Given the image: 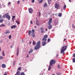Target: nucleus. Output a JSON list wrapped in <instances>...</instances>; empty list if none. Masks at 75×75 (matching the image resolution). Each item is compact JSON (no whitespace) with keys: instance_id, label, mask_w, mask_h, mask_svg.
I'll use <instances>...</instances> for the list:
<instances>
[{"instance_id":"f257e3e1","label":"nucleus","mask_w":75,"mask_h":75,"mask_svg":"<svg viewBox=\"0 0 75 75\" xmlns=\"http://www.w3.org/2000/svg\"><path fill=\"white\" fill-rule=\"evenodd\" d=\"M48 38V35H45L44 36L43 38L42 39V41H45V42H42V46H45L46 45V41H47V38Z\"/></svg>"},{"instance_id":"f03ea898","label":"nucleus","mask_w":75,"mask_h":75,"mask_svg":"<svg viewBox=\"0 0 75 75\" xmlns=\"http://www.w3.org/2000/svg\"><path fill=\"white\" fill-rule=\"evenodd\" d=\"M41 45V41H38L36 43V45L34 47L35 50H37L40 48Z\"/></svg>"},{"instance_id":"7ed1b4c3","label":"nucleus","mask_w":75,"mask_h":75,"mask_svg":"<svg viewBox=\"0 0 75 75\" xmlns=\"http://www.w3.org/2000/svg\"><path fill=\"white\" fill-rule=\"evenodd\" d=\"M52 18H50L49 19V20L48 22V25H49V26L48 27V28L49 29V30H50V29H51V28L52 27V26L51 25V22H52Z\"/></svg>"},{"instance_id":"20e7f679","label":"nucleus","mask_w":75,"mask_h":75,"mask_svg":"<svg viewBox=\"0 0 75 75\" xmlns=\"http://www.w3.org/2000/svg\"><path fill=\"white\" fill-rule=\"evenodd\" d=\"M34 32H35V31L34 29H33L32 30V31H31V30H28V33H29V35H31V34H33L34 33Z\"/></svg>"},{"instance_id":"39448f33","label":"nucleus","mask_w":75,"mask_h":75,"mask_svg":"<svg viewBox=\"0 0 75 75\" xmlns=\"http://www.w3.org/2000/svg\"><path fill=\"white\" fill-rule=\"evenodd\" d=\"M55 62H56V61L54 60H51L50 62V65H51V66H52V64H55Z\"/></svg>"},{"instance_id":"423d86ee","label":"nucleus","mask_w":75,"mask_h":75,"mask_svg":"<svg viewBox=\"0 0 75 75\" xmlns=\"http://www.w3.org/2000/svg\"><path fill=\"white\" fill-rule=\"evenodd\" d=\"M6 18H7L8 20H10V16L8 14V13H6L5 14Z\"/></svg>"},{"instance_id":"0eeeda50","label":"nucleus","mask_w":75,"mask_h":75,"mask_svg":"<svg viewBox=\"0 0 75 75\" xmlns=\"http://www.w3.org/2000/svg\"><path fill=\"white\" fill-rule=\"evenodd\" d=\"M59 4H58L57 3H56L55 4V8L58 9V8H59Z\"/></svg>"},{"instance_id":"6e6552de","label":"nucleus","mask_w":75,"mask_h":75,"mask_svg":"<svg viewBox=\"0 0 75 75\" xmlns=\"http://www.w3.org/2000/svg\"><path fill=\"white\" fill-rule=\"evenodd\" d=\"M67 46H63L61 48V49H63L64 50H67Z\"/></svg>"},{"instance_id":"1a4fd4ad","label":"nucleus","mask_w":75,"mask_h":75,"mask_svg":"<svg viewBox=\"0 0 75 75\" xmlns=\"http://www.w3.org/2000/svg\"><path fill=\"white\" fill-rule=\"evenodd\" d=\"M29 11L30 13L31 14L33 13V9L32 8H30L29 9Z\"/></svg>"},{"instance_id":"9d476101","label":"nucleus","mask_w":75,"mask_h":75,"mask_svg":"<svg viewBox=\"0 0 75 75\" xmlns=\"http://www.w3.org/2000/svg\"><path fill=\"white\" fill-rule=\"evenodd\" d=\"M17 26L16 25H13L11 27V28L13 29V28H17Z\"/></svg>"},{"instance_id":"9b49d317","label":"nucleus","mask_w":75,"mask_h":75,"mask_svg":"<svg viewBox=\"0 0 75 75\" xmlns=\"http://www.w3.org/2000/svg\"><path fill=\"white\" fill-rule=\"evenodd\" d=\"M36 24L37 25H38V26H39V25H40V22H39V21H36Z\"/></svg>"},{"instance_id":"f8f14e48","label":"nucleus","mask_w":75,"mask_h":75,"mask_svg":"<svg viewBox=\"0 0 75 75\" xmlns=\"http://www.w3.org/2000/svg\"><path fill=\"white\" fill-rule=\"evenodd\" d=\"M17 55L18 56V54L19 53V48L18 47L17 48Z\"/></svg>"},{"instance_id":"ddd939ff","label":"nucleus","mask_w":75,"mask_h":75,"mask_svg":"<svg viewBox=\"0 0 75 75\" xmlns=\"http://www.w3.org/2000/svg\"><path fill=\"white\" fill-rule=\"evenodd\" d=\"M65 50H66L63 49H62V50L60 51L61 54H62V53L64 52L65 51Z\"/></svg>"},{"instance_id":"4468645a","label":"nucleus","mask_w":75,"mask_h":75,"mask_svg":"<svg viewBox=\"0 0 75 75\" xmlns=\"http://www.w3.org/2000/svg\"><path fill=\"white\" fill-rule=\"evenodd\" d=\"M2 68H6V66L5 64H3L2 65Z\"/></svg>"},{"instance_id":"2eb2a0df","label":"nucleus","mask_w":75,"mask_h":75,"mask_svg":"<svg viewBox=\"0 0 75 75\" xmlns=\"http://www.w3.org/2000/svg\"><path fill=\"white\" fill-rule=\"evenodd\" d=\"M33 52V49H30V51H29V54H30L31 52Z\"/></svg>"},{"instance_id":"dca6fc26","label":"nucleus","mask_w":75,"mask_h":75,"mask_svg":"<svg viewBox=\"0 0 75 75\" xmlns=\"http://www.w3.org/2000/svg\"><path fill=\"white\" fill-rule=\"evenodd\" d=\"M44 7H47V3H45L44 5H43Z\"/></svg>"},{"instance_id":"f3484780","label":"nucleus","mask_w":75,"mask_h":75,"mask_svg":"<svg viewBox=\"0 0 75 75\" xmlns=\"http://www.w3.org/2000/svg\"><path fill=\"white\" fill-rule=\"evenodd\" d=\"M2 55L3 56H5V54H4V51L3 50L2 52Z\"/></svg>"},{"instance_id":"a211bd4d","label":"nucleus","mask_w":75,"mask_h":75,"mask_svg":"<svg viewBox=\"0 0 75 75\" xmlns=\"http://www.w3.org/2000/svg\"><path fill=\"white\" fill-rule=\"evenodd\" d=\"M16 74L17 75H20V71H18L16 72Z\"/></svg>"},{"instance_id":"6ab92c4d","label":"nucleus","mask_w":75,"mask_h":75,"mask_svg":"<svg viewBox=\"0 0 75 75\" xmlns=\"http://www.w3.org/2000/svg\"><path fill=\"white\" fill-rule=\"evenodd\" d=\"M58 68H59V69H60V68H61V67H62L61 66H60V65H59V64L58 65Z\"/></svg>"},{"instance_id":"aec40b11","label":"nucleus","mask_w":75,"mask_h":75,"mask_svg":"<svg viewBox=\"0 0 75 75\" xmlns=\"http://www.w3.org/2000/svg\"><path fill=\"white\" fill-rule=\"evenodd\" d=\"M66 7L67 6H66V5L64 4V5L63 7V10H65V8H66Z\"/></svg>"},{"instance_id":"412c9836","label":"nucleus","mask_w":75,"mask_h":75,"mask_svg":"<svg viewBox=\"0 0 75 75\" xmlns=\"http://www.w3.org/2000/svg\"><path fill=\"white\" fill-rule=\"evenodd\" d=\"M10 33V31L9 30H6V34H9Z\"/></svg>"},{"instance_id":"4be33fe9","label":"nucleus","mask_w":75,"mask_h":75,"mask_svg":"<svg viewBox=\"0 0 75 75\" xmlns=\"http://www.w3.org/2000/svg\"><path fill=\"white\" fill-rule=\"evenodd\" d=\"M56 75H61V73L58 72L56 73Z\"/></svg>"},{"instance_id":"5701e85b","label":"nucleus","mask_w":75,"mask_h":75,"mask_svg":"<svg viewBox=\"0 0 75 75\" xmlns=\"http://www.w3.org/2000/svg\"><path fill=\"white\" fill-rule=\"evenodd\" d=\"M58 16L59 17H61L62 16V13H60L58 14Z\"/></svg>"},{"instance_id":"b1692460","label":"nucleus","mask_w":75,"mask_h":75,"mask_svg":"<svg viewBox=\"0 0 75 75\" xmlns=\"http://www.w3.org/2000/svg\"><path fill=\"white\" fill-rule=\"evenodd\" d=\"M4 21V19H0V23H2V22H3Z\"/></svg>"},{"instance_id":"393cba45","label":"nucleus","mask_w":75,"mask_h":75,"mask_svg":"<svg viewBox=\"0 0 75 75\" xmlns=\"http://www.w3.org/2000/svg\"><path fill=\"white\" fill-rule=\"evenodd\" d=\"M21 75H25V74H24V72H22L21 73Z\"/></svg>"},{"instance_id":"a878e982","label":"nucleus","mask_w":75,"mask_h":75,"mask_svg":"<svg viewBox=\"0 0 75 75\" xmlns=\"http://www.w3.org/2000/svg\"><path fill=\"white\" fill-rule=\"evenodd\" d=\"M8 38H9V40H10V39H11V35H10L9 36Z\"/></svg>"},{"instance_id":"bb28decb","label":"nucleus","mask_w":75,"mask_h":75,"mask_svg":"<svg viewBox=\"0 0 75 75\" xmlns=\"http://www.w3.org/2000/svg\"><path fill=\"white\" fill-rule=\"evenodd\" d=\"M3 59H4L3 57L2 56H0V60Z\"/></svg>"},{"instance_id":"cd10ccee","label":"nucleus","mask_w":75,"mask_h":75,"mask_svg":"<svg viewBox=\"0 0 75 75\" xmlns=\"http://www.w3.org/2000/svg\"><path fill=\"white\" fill-rule=\"evenodd\" d=\"M36 44V43L35 41H33V44L34 45H35Z\"/></svg>"},{"instance_id":"c85d7f7f","label":"nucleus","mask_w":75,"mask_h":75,"mask_svg":"<svg viewBox=\"0 0 75 75\" xmlns=\"http://www.w3.org/2000/svg\"><path fill=\"white\" fill-rule=\"evenodd\" d=\"M51 69V66H49V67L48 68V71H49V70H50Z\"/></svg>"},{"instance_id":"c756f323","label":"nucleus","mask_w":75,"mask_h":75,"mask_svg":"<svg viewBox=\"0 0 75 75\" xmlns=\"http://www.w3.org/2000/svg\"><path fill=\"white\" fill-rule=\"evenodd\" d=\"M32 35L33 37H35V34H34V33L32 34Z\"/></svg>"},{"instance_id":"7c9ffc66","label":"nucleus","mask_w":75,"mask_h":75,"mask_svg":"<svg viewBox=\"0 0 75 75\" xmlns=\"http://www.w3.org/2000/svg\"><path fill=\"white\" fill-rule=\"evenodd\" d=\"M72 61L73 62H75V58H73V59Z\"/></svg>"},{"instance_id":"2f4dec72","label":"nucleus","mask_w":75,"mask_h":75,"mask_svg":"<svg viewBox=\"0 0 75 75\" xmlns=\"http://www.w3.org/2000/svg\"><path fill=\"white\" fill-rule=\"evenodd\" d=\"M40 0H38V1H40ZM43 1V0H41V1H39V3H42V1Z\"/></svg>"},{"instance_id":"473e14b6","label":"nucleus","mask_w":75,"mask_h":75,"mask_svg":"<svg viewBox=\"0 0 75 75\" xmlns=\"http://www.w3.org/2000/svg\"><path fill=\"white\" fill-rule=\"evenodd\" d=\"M3 26L4 27H5V25H4V24H2V25H0L1 27H3Z\"/></svg>"},{"instance_id":"72a5a7b5","label":"nucleus","mask_w":75,"mask_h":75,"mask_svg":"<svg viewBox=\"0 0 75 75\" xmlns=\"http://www.w3.org/2000/svg\"><path fill=\"white\" fill-rule=\"evenodd\" d=\"M35 2V1L34 0H32V3H34Z\"/></svg>"},{"instance_id":"f704fd0d","label":"nucleus","mask_w":75,"mask_h":75,"mask_svg":"<svg viewBox=\"0 0 75 75\" xmlns=\"http://www.w3.org/2000/svg\"><path fill=\"white\" fill-rule=\"evenodd\" d=\"M16 23H17L18 24H20V23H19V22L18 21H16Z\"/></svg>"},{"instance_id":"c9c22d12","label":"nucleus","mask_w":75,"mask_h":75,"mask_svg":"<svg viewBox=\"0 0 75 75\" xmlns=\"http://www.w3.org/2000/svg\"><path fill=\"white\" fill-rule=\"evenodd\" d=\"M6 17V14L3 16V18H4Z\"/></svg>"},{"instance_id":"e433bc0d","label":"nucleus","mask_w":75,"mask_h":75,"mask_svg":"<svg viewBox=\"0 0 75 75\" xmlns=\"http://www.w3.org/2000/svg\"><path fill=\"white\" fill-rule=\"evenodd\" d=\"M21 67H19L18 68V69L19 71H21Z\"/></svg>"},{"instance_id":"4c0bfd02","label":"nucleus","mask_w":75,"mask_h":75,"mask_svg":"<svg viewBox=\"0 0 75 75\" xmlns=\"http://www.w3.org/2000/svg\"><path fill=\"white\" fill-rule=\"evenodd\" d=\"M16 16H13V17H12V20H13V18H15V17Z\"/></svg>"},{"instance_id":"58836bf2","label":"nucleus","mask_w":75,"mask_h":75,"mask_svg":"<svg viewBox=\"0 0 75 75\" xmlns=\"http://www.w3.org/2000/svg\"><path fill=\"white\" fill-rule=\"evenodd\" d=\"M72 27L74 28H75V26H74V24H72Z\"/></svg>"},{"instance_id":"ea45409f","label":"nucleus","mask_w":75,"mask_h":75,"mask_svg":"<svg viewBox=\"0 0 75 75\" xmlns=\"http://www.w3.org/2000/svg\"><path fill=\"white\" fill-rule=\"evenodd\" d=\"M40 29L41 30H44V28H40Z\"/></svg>"},{"instance_id":"a19ab883","label":"nucleus","mask_w":75,"mask_h":75,"mask_svg":"<svg viewBox=\"0 0 75 75\" xmlns=\"http://www.w3.org/2000/svg\"><path fill=\"white\" fill-rule=\"evenodd\" d=\"M44 32V31L43 30H41V33H43Z\"/></svg>"},{"instance_id":"79ce46f5","label":"nucleus","mask_w":75,"mask_h":75,"mask_svg":"<svg viewBox=\"0 0 75 75\" xmlns=\"http://www.w3.org/2000/svg\"><path fill=\"white\" fill-rule=\"evenodd\" d=\"M20 1H17V3L18 4H19L20 3Z\"/></svg>"},{"instance_id":"37998d69","label":"nucleus","mask_w":75,"mask_h":75,"mask_svg":"<svg viewBox=\"0 0 75 75\" xmlns=\"http://www.w3.org/2000/svg\"><path fill=\"white\" fill-rule=\"evenodd\" d=\"M48 42H50V39H48L47 40Z\"/></svg>"},{"instance_id":"c03bdc74","label":"nucleus","mask_w":75,"mask_h":75,"mask_svg":"<svg viewBox=\"0 0 75 75\" xmlns=\"http://www.w3.org/2000/svg\"><path fill=\"white\" fill-rule=\"evenodd\" d=\"M73 57H74V58H75V54H73Z\"/></svg>"},{"instance_id":"a18cd8bd","label":"nucleus","mask_w":75,"mask_h":75,"mask_svg":"<svg viewBox=\"0 0 75 75\" xmlns=\"http://www.w3.org/2000/svg\"><path fill=\"white\" fill-rule=\"evenodd\" d=\"M7 73L5 72L4 73V75H7Z\"/></svg>"},{"instance_id":"49530a36","label":"nucleus","mask_w":75,"mask_h":75,"mask_svg":"<svg viewBox=\"0 0 75 75\" xmlns=\"http://www.w3.org/2000/svg\"><path fill=\"white\" fill-rule=\"evenodd\" d=\"M2 18V16L1 15H0V19L1 18Z\"/></svg>"},{"instance_id":"de8ad7c7","label":"nucleus","mask_w":75,"mask_h":75,"mask_svg":"<svg viewBox=\"0 0 75 75\" xmlns=\"http://www.w3.org/2000/svg\"><path fill=\"white\" fill-rule=\"evenodd\" d=\"M58 56H59V55H58V54H57L56 55V57H58Z\"/></svg>"},{"instance_id":"09e8293b","label":"nucleus","mask_w":75,"mask_h":75,"mask_svg":"<svg viewBox=\"0 0 75 75\" xmlns=\"http://www.w3.org/2000/svg\"><path fill=\"white\" fill-rule=\"evenodd\" d=\"M11 2H9L8 3V5H9V4H11Z\"/></svg>"},{"instance_id":"8fccbe9b","label":"nucleus","mask_w":75,"mask_h":75,"mask_svg":"<svg viewBox=\"0 0 75 75\" xmlns=\"http://www.w3.org/2000/svg\"><path fill=\"white\" fill-rule=\"evenodd\" d=\"M30 23L31 24H33V21H30Z\"/></svg>"},{"instance_id":"3c124183","label":"nucleus","mask_w":75,"mask_h":75,"mask_svg":"<svg viewBox=\"0 0 75 75\" xmlns=\"http://www.w3.org/2000/svg\"><path fill=\"white\" fill-rule=\"evenodd\" d=\"M48 4H50V2L48 1Z\"/></svg>"},{"instance_id":"603ef678","label":"nucleus","mask_w":75,"mask_h":75,"mask_svg":"<svg viewBox=\"0 0 75 75\" xmlns=\"http://www.w3.org/2000/svg\"><path fill=\"white\" fill-rule=\"evenodd\" d=\"M40 15H41V13L40 12L39 13V17H40Z\"/></svg>"},{"instance_id":"864d4df0","label":"nucleus","mask_w":75,"mask_h":75,"mask_svg":"<svg viewBox=\"0 0 75 75\" xmlns=\"http://www.w3.org/2000/svg\"><path fill=\"white\" fill-rule=\"evenodd\" d=\"M29 44H31V42H29Z\"/></svg>"},{"instance_id":"5fc2aeb1","label":"nucleus","mask_w":75,"mask_h":75,"mask_svg":"<svg viewBox=\"0 0 75 75\" xmlns=\"http://www.w3.org/2000/svg\"><path fill=\"white\" fill-rule=\"evenodd\" d=\"M62 53L63 55H64V54H65V53H64V52H63Z\"/></svg>"},{"instance_id":"6e6d98bb","label":"nucleus","mask_w":75,"mask_h":75,"mask_svg":"<svg viewBox=\"0 0 75 75\" xmlns=\"http://www.w3.org/2000/svg\"><path fill=\"white\" fill-rule=\"evenodd\" d=\"M52 0H48V1H51Z\"/></svg>"},{"instance_id":"4d7b16f0","label":"nucleus","mask_w":75,"mask_h":75,"mask_svg":"<svg viewBox=\"0 0 75 75\" xmlns=\"http://www.w3.org/2000/svg\"><path fill=\"white\" fill-rule=\"evenodd\" d=\"M66 40V39H64V41H65Z\"/></svg>"},{"instance_id":"13d9d810","label":"nucleus","mask_w":75,"mask_h":75,"mask_svg":"<svg viewBox=\"0 0 75 75\" xmlns=\"http://www.w3.org/2000/svg\"><path fill=\"white\" fill-rule=\"evenodd\" d=\"M0 51H1V47H0Z\"/></svg>"},{"instance_id":"bf43d9fd","label":"nucleus","mask_w":75,"mask_h":75,"mask_svg":"<svg viewBox=\"0 0 75 75\" xmlns=\"http://www.w3.org/2000/svg\"><path fill=\"white\" fill-rule=\"evenodd\" d=\"M0 42L1 43V42H2V41H0Z\"/></svg>"},{"instance_id":"052dcab7","label":"nucleus","mask_w":75,"mask_h":75,"mask_svg":"<svg viewBox=\"0 0 75 75\" xmlns=\"http://www.w3.org/2000/svg\"><path fill=\"white\" fill-rule=\"evenodd\" d=\"M69 2H71V0H69Z\"/></svg>"},{"instance_id":"680f3d73","label":"nucleus","mask_w":75,"mask_h":75,"mask_svg":"<svg viewBox=\"0 0 75 75\" xmlns=\"http://www.w3.org/2000/svg\"><path fill=\"white\" fill-rule=\"evenodd\" d=\"M48 30L47 29H46V30H46V31H47V30Z\"/></svg>"},{"instance_id":"e2e57ef3","label":"nucleus","mask_w":75,"mask_h":75,"mask_svg":"<svg viewBox=\"0 0 75 75\" xmlns=\"http://www.w3.org/2000/svg\"><path fill=\"white\" fill-rule=\"evenodd\" d=\"M13 63H14H14H15V61H14L13 62Z\"/></svg>"},{"instance_id":"0e129e2a","label":"nucleus","mask_w":75,"mask_h":75,"mask_svg":"<svg viewBox=\"0 0 75 75\" xmlns=\"http://www.w3.org/2000/svg\"><path fill=\"white\" fill-rule=\"evenodd\" d=\"M35 28H37V27H36V26H35Z\"/></svg>"},{"instance_id":"69168bd1","label":"nucleus","mask_w":75,"mask_h":75,"mask_svg":"<svg viewBox=\"0 0 75 75\" xmlns=\"http://www.w3.org/2000/svg\"><path fill=\"white\" fill-rule=\"evenodd\" d=\"M27 57L28 58V55L27 56Z\"/></svg>"},{"instance_id":"338daca9","label":"nucleus","mask_w":75,"mask_h":75,"mask_svg":"<svg viewBox=\"0 0 75 75\" xmlns=\"http://www.w3.org/2000/svg\"><path fill=\"white\" fill-rule=\"evenodd\" d=\"M0 6H1V4H0Z\"/></svg>"},{"instance_id":"774afa93","label":"nucleus","mask_w":75,"mask_h":75,"mask_svg":"<svg viewBox=\"0 0 75 75\" xmlns=\"http://www.w3.org/2000/svg\"><path fill=\"white\" fill-rule=\"evenodd\" d=\"M53 75H55L54 74H53Z\"/></svg>"}]
</instances>
